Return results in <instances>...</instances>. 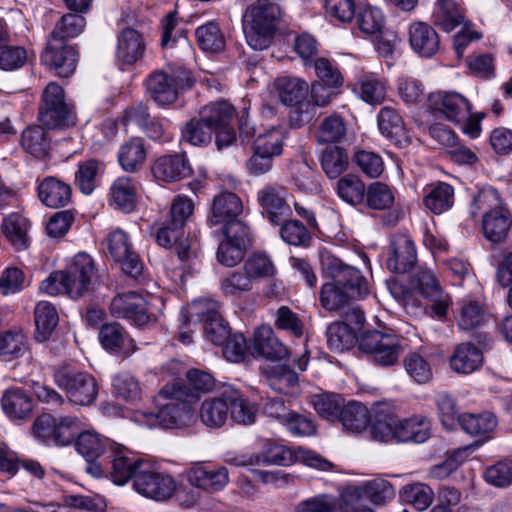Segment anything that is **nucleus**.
Segmentation results:
<instances>
[{
    "mask_svg": "<svg viewBox=\"0 0 512 512\" xmlns=\"http://www.w3.org/2000/svg\"><path fill=\"white\" fill-rule=\"evenodd\" d=\"M31 430L37 439L47 444L68 446L74 442L77 452L88 462L94 461L116 444L93 431L80 433V420L72 416L57 418L51 414H41L34 420Z\"/></svg>",
    "mask_w": 512,
    "mask_h": 512,
    "instance_id": "obj_1",
    "label": "nucleus"
},
{
    "mask_svg": "<svg viewBox=\"0 0 512 512\" xmlns=\"http://www.w3.org/2000/svg\"><path fill=\"white\" fill-rule=\"evenodd\" d=\"M181 387L162 388L156 399L157 412H141L138 420L149 427L178 428L188 425L193 419L194 409L192 401L197 399L194 395H186Z\"/></svg>",
    "mask_w": 512,
    "mask_h": 512,
    "instance_id": "obj_2",
    "label": "nucleus"
},
{
    "mask_svg": "<svg viewBox=\"0 0 512 512\" xmlns=\"http://www.w3.org/2000/svg\"><path fill=\"white\" fill-rule=\"evenodd\" d=\"M281 18L279 5L273 0H257L243 15V30L248 45L254 50L270 46Z\"/></svg>",
    "mask_w": 512,
    "mask_h": 512,
    "instance_id": "obj_3",
    "label": "nucleus"
},
{
    "mask_svg": "<svg viewBox=\"0 0 512 512\" xmlns=\"http://www.w3.org/2000/svg\"><path fill=\"white\" fill-rule=\"evenodd\" d=\"M480 210H487L482 217V230L485 238L493 243L503 242L512 225V215L504 207L496 189L481 190L473 198L471 214L477 216Z\"/></svg>",
    "mask_w": 512,
    "mask_h": 512,
    "instance_id": "obj_4",
    "label": "nucleus"
},
{
    "mask_svg": "<svg viewBox=\"0 0 512 512\" xmlns=\"http://www.w3.org/2000/svg\"><path fill=\"white\" fill-rule=\"evenodd\" d=\"M39 121L49 129H63L76 123L73 107L65 101L63 88L50 82L44 89L39 106Z\"/></svg>",
    "mask_w": 512,
    "mask_h": 512,
    "instance_id": "obj_5",
    "label": "nucleus"
},
{
    "mask_svg": "<svg viewBox=\"0 0 512 512\" xmlns=\"http://www.w3.org/2000/svg\"><path fill=\"white\" fill-rule=\"evenodd\" d=\"M145 85L151 99L160 106H166L178 99L180 90L191 88L193 79L185 69H177L172 73L155 70L149 74Z\"/></svg>",
    "mask_w": 512,
    "mask_h": 512,
    "instance_id": "obj_6",
    "label": "nucleus"
},
{
    "mask_svg": "<svg viewBox=\"0 0 512 512\" xmlns=\"http://www.w3.org/2000/svg\"><path fill=\"white\" fill-rule=\"evenodd\" d=\"M57 386L66 392L70 402L88 406L98 394V385L93 375L69 366L59 367L54 373Z\"/></svg>",
    "mask_w": 512,
    "mask_h": 512,
    "instance_id": "obj_7",
    "label": "nucleus"
},
{
    "mask_svg": "<svg viewBox=\"0 0 512 512\" xmlns=\"http://www.w3.org/2000/svg\"><path fill=\"white\" fill-rule=\"evenodd\" d=\"M221 304L212 299L192 303V314L203 322L205 338L214 345H222L230 336L231 328L220 312Z\"/></svg>",
    "mask_w": 512,
    "mask_h": 512,
    "instance_id": "obj_8",
    "label": "nucleus"
},
{
    "mask_svg": "<svg viewBox=\"0 0 512 512\" xmlns=\"http://www.w3.org/2000/svg\"><path fill=\"white\" fill-rule=\"evenodd\" d=\"M107 252L111 259L117 263L121 271L137 279L142 275L144 265L139 255L133 250L129 236L121 229H115L106 237Z\"/></svg>",
    "mask_w": 512,
    "mask_h": 512,
    "instance_id": "obj_9",
    "label": "nucleus"
},
{
    "mask_svg": "<svg viewBox=\"0 0 512 512\" xmlns=\"http://www.w3.org/2000/svg\"><path fill=\"white\" fill-rule=\"evenodd\" d=\"M225 239L219 243L217 260L226 267H234L242 261L251 246L250 230L246 224H234L222 229Z\"/></svg>",
    "mask_w": 512,
    "mask_h": 512,
    "instance_id": "obj_10",
    "label": "nucleus"
},
{
    "mask_svg": "<svg viewBox=\"0 0 512 512\" xmlns=\"http://www.w3.org/2000/svg\"><path fill=\"white\" fill-rule=\"evenodd\" d=\"M41 62L53 69L58 76L69 77L76 69L77 52L66 44L63 37L58 36V30L52 31L41 54Z\"/></svg>",
    "mask_w": 512,
    "mask_h": 512,
    "instance_id": "obj_11",
    "label": "nucleus"
},
{
    "mask_svg": "<svg viewBox=\"0 0 512 512\" xmlns=\"http://www.w3.org/2000/svg\"><path fill=\"white\" fill-rule=\"evenodd\" d=\"M134 488L147 498L164 501L174 494L176 483L170 475L153 470L146 462L135 476Z\"/></svg>",
    "mask_w": 512,
    "mask_h": 512,
    "instance_id": "obj_12",
    "label": "nucleus"
},
{
    "mask_svg": "<svg viewBox=\"0 0 512 512\" xmlns=\"http://www.w3.org/2000/svg\"><path fill=\"white\" fill-rule=\"evenodd\" d=\"M287 195L286 187L276 183H268L257 192V201L262 214L271 224L280 225L291 215Z\"/></svg>",
    "mask_w": 512,
    "mask_h": 512,
    "instance_id": "obj_13",
    "label": "nucleus"
},
{
    "mask_svg": "<svg viewBox=\"0 0 512 512\" xmlns=\"http://www.w3.org/2000/svg\"><path fill=\"white\" fill-rule=\"evenodd\" d=\"M411 285L426 299L432 302V311L441 318L447 314L450 297L444 293L430 269L418 268L411 277Z\"/></svg>",
    "mask_w": 512,
    "mask_h": 512,
    "instance_id": "obj_14",
    "label": "nucleus"
},
{
    "mask_svg": "<svg viewBox=\"0 0 512 512\" xmlns=\"http://www.w3.org/2000/svg\"><path fill=\"white\" fill-rule=\"evenodd\" d=\"M429 106L434 114H439L454 123L467 120L471 110L469 101L457 92L438 91L431 93Z\"/></svg>",
    "mask_w": 512,
    "mask_h": 512,
    "instance_id": "obj_15",
    "label": "nucleus"
},
{
    "mask_svg": "<svg viewBox=\"0 0 512 512\" xmlns=\"http://www.w3.org/2000/svg\"><path fill=\"white\" fill-rule=\"evenodd\" d=\"M94 275L93 259L86 253L77 254L71 266L65 271L67 295L72 299L83 296L90 289Z\"/></svg>",
    "mask_w": 512,
    "mask_h": 512,
    "instance_id": "obj_16",
    "label": "nucleus"
},
{
    "mask_svg": "<svg viewBox=\"0 0 512 512\" xmlns=\"http://www.w3.org/2000/svg\"><path fill=\"white\" fill-rule=\"evenodd\" d=\"M364 204L372 210L388 211L381 217L382 224L385 226H395L401 218L400 209L394 207V192L383 182L377 181L368 185Z\"/></svg>",
    "mask_w": 512,
    "mask_h": 512,
    "instance_id": "obj_17",
    "label": "nucleus"
},
{
    "mask_svg": "<svg viewBox=\"0 0 512 512\" xmlns=\"http://www.w3.org/2000/svg\"><path fill=\"white\" fill-rule=\"evenodd\" d=\"M242 211V201L235 193H221L213 199L207 224L210 227L222 225V229H227L234 224H245L238 219Z\"/></svg>",
    "mask_w": 512,
    "mask_h": 512,
    "instance_id": "obj_18",
    "label": "nucleus"
},
{
    "mask_svg": "<svg viewBox=\"0 0 512 512\" xmlns=\"http://www.w3.org/2000/svg\"><path fill=\"white\" fill-rule=\"evenodd\" d=\"M417 262V252L413 240L405 234L392 237L389 246V256L386 261L388 270L393 273L409 272Z\"/></svg>",
    "mask_w": 512,
    "mask_h": 512,
    "instance_id": "obj_19",
    "label": "nucleus"
},
{
    "mask_svg": "<svg viewBox=\"0 0 512 512\" xmlns=\"http://www.w3.org/2000/svg\"><path fill=\"white\" fill-rule=\"evenodd\" d=\"M110 458V476L117 485H124L130 479L134 482L136 474L140 471V466L146 464L145 461L135 457L126 447L117 443L111 446Z\"/></svg>",
    "mask_w": 512,
    "mask_h": 512,
    "instance_id": "obj_20",
    "label": "nucleus"
},
{
    "mask_svg": "<svg viewBox=\"0 0 512 512\" xmlns=\"http://www.w3.org/2000/svg\"><path fill=\"white\" fill-rule=\"evenodd\" d=\"M157 243L165 248L174 247L180 262L190 264L196 257L188 239L184 238V228L167 220L156 233Z\"/></svg>",
    "mask_w": 512,
    "mask_h": 512,
    "instance_id": "obj_21",
    "label": "nucleus"
},
{
    "mask_svg": "<svg viewBox=\"0 0 512 512\" xmlns=\"http://www.w3.org/2000/svg\"><path fill=\"white\" fill-rule=\"evenodd\" d=\"M111 312L119 318L144 326L150 320L145 300L136 292L118 295L111 302Z\"/></svg>",
    "mask_w": 512,
    "mask_h": 512,
    "instance_id": "obj_22",
    "label": "nucleus"
},
{
    "mask_svg": "<svg viewBox=\"0 0 512 512\" xmlns=\"http://www.w3.org/2000/svg\"><path fill=\"white\" fill-rule=\"evenodd\" d=\"M153 176L163 182H174L192 174L184 154L165 155L157 158L151 168Z\"/></svg>",
    "mask_w": 512,
    "mask_h": 512,
    "instance_id": "obj_23",
    "label": "nucleus"
},
{
    "mask_svg": "<svg viewBox=\"0 0 512 512\" xmlns=\"http://www.w3.org/2000/svg\"><path fill=\"white\" fill-rule=\"evenodd\" d=\"M408 33L411 48L421 57H432L439 50V35L436 30L427 23H412L409 26Z\"/></svg>",
    "mask_w": 512,
    "mask_h": 512,
    "instance_id": "obj_24",
    "label": "nucleus"
},
{
    "mask_svg": "<svg viewBox=\"0 0 512 512\" xmlns=\"http://www.w3.org/2000/svg\"><path fill=\"white\" fill-rule=\"evenodd\" d=\"M0 402L3 412L12 421H24L33 411L32 398L19 387L5 390Z\"/></svg>",
    "mask_w": 512,
    "mask_h": 512,
    "instance_id": "obj_25",
    "label": "nucleus"
},
{
    "mask_svg": "<svg viewBox=\"0 0 512 512\" xmlns=\"http://www.w3.org/2000/svg\"><path fill=\"white\" fill-rule=\"evenodd\" d=\"M253 353L270 361H277L288 355L287 347L276 337L269 326H261L254 333Z\"/></svg>",
    "mask_w": 512,
    "mask_h": 512,
    "instance_id": "obj_26",
    "label": "nucleus"
},
{
    "mask_svg": "<svg viewBox=\"0 0 512 512\" xmlns=\"http://www.w3.org/2000/svg\"><path fill=\"white\" fill-rule=\"evenodd\" d=\"M37 191L40 201L50 208L65 207L72 199L70 185L53 176L44 178L39 183Z\"/></svg>",
    "mask_w": 512,
    "mask_h": 512,
    "instance_id": "obj_27",
    "label": "nucleus"
},
{
    "mask_svg": "<svg viewBox=\"0 0 512 512\" xmlns=\"http://www.w3.org/2000/svg\"><path fill=\"white\" fill-rule=\"evenodd\" d=\"M332 281L342 286L350 293H354L364 297L368 293V285L366 279L361 272L355 267L346 265L341 261L335 260L329 267Z\"/></svg>",
    "mask_w": 512,
    "mask_h": 512,
    "instance_id": "obj_28",
    "label": "nucleus"
},
{
    "mask_svg": "<svg viewBox=\"0 0 512 512\" xmlns=\"http://www.w3.org/2000/svg\"><path fill=\"white\" fill-rule=\"evenodd\" d=\"M145 48L144 40L137 30L124 28L118 36L116 58L123 64L132 65L143 57Z\"/></svg>",
    "mask_w": 512,
    "mask_h": 512,
    "instance_id": "obj_29",
    "label": "nucleus"
},
{
    "mask_svg": "<svg viewBox=\"0 0 512 512\" xmlns=\"http://www.w3.org/2000/svg\"><path fill=\"white\" fill-rule=\"evenodd\" d=\"M273 91L286 106L300 104L309 93V85L306 81L292 76H280L273 82Z\"/></svg>",
    "mask_w": 512,
    "mask_h": 512,
    "instance_id": "obj_30",
    "label": "nucleus"
},
{
    "mask_svg": "<svg viewBox=\"0 0 512 512\" xmlns=\"http://www.w3.org/2000/svg\"><path fill=\"white\" fill-rule=\"evenodd\" d=\"M483 363V353L473 343L465 342L456 346L450 357V366L459 374H470Z\"/></svg>",
    "mask_w": 512,
    "mask_h": 512,
    "instance_id": "obj_31",
    "label": "nucleus"
},
{
    "mask_svg": "<svg viewBox=\"0 0 512 512\" xmlns=\"http://www.w3.org/2000/svg\"><path fill=\"white\" fill-rule=\"evenodd\" d=\"M21 147L35 158H45L51 149L50 133L41 125H31L21 133Z\"/></svg>",
    "mask_w": 512,
    "mask_h": 512,
    "instance_id": "obj_32",
    "label": "nucleus"
},
{
    "mask_svg": "<svg viewBox=\"0 0 512 512\" xmlns=\"http://www.w3.org/2000/svg\"><path fill=\"white\" fill-rule=\"evenodd\" d=\"M192 485L205 490L217 491L228 483V470L226 467L197 466L188 474Z\"/></svg>",
    "mask_w": 512,
    "mask_h": 512,
    "instance_id": "obj_33",
    "label": "nucleus"
},
{
    "mask_svg": "<svg viewBox=\"0 0 512 512\" xmlns=\"http://www.w3.org/2000/svg\"><path fill=\"white\" fill-rule=\"evenodd\" d=\"M223 395L228 400L231 419L242 425H251L256 419V409L238 389L226 386Z\"/></svg>",
    "mask_w": 512,
    "mask_h": 512,
    "instance_id": "obj_34",
    "label": "nucleus"
},
{
    "mask_svg": "<svg viewBox=\"0 0 512 512\" xmlns=\"http://www.w3.org/2000/svg\"><path fill=\"white\" fill-rule=\"evenodd\" d=\"M294 461V453L284 445H271L263 456L255 455L248 458H235L233 463L236 466H253L260 464L288 466Z\"/></svg>",
    "mask_w": 512,
    "mask_h": 512,
    "instance_id": "obj_35",
    "label": "nucleus"
},
{
    "mask_svg": "<svg viewBox=\"0 0 512 512\" xmlns=\"http://www.w3.org/2000/svg\"><path fill=\"white\" fill-rule=\"evenodd\" d=\"M35 339L42 343L50 339L58 325L59 316L54 305L46 301H40L34 310Z\"/></svg>",
    "mask_w": 512,
    "mask_h": 512,
    "instance_id": "obj_36",
    "label": "nucleus"
},
{
    "mask_svg": "<svg viewBox=\"0 0 512 512\" xmlns=\"http://www.w3.org/2000/svg\"><path fill=\"white\" fill-rule=\"evenodd\" d=\"M432 21L442 30L450 32L463 23L464 14L454 0H438L432 13Z\"/></svg>",
    "mask_w": 512,
    "mask_h": 512,
    "instance_id": "obj_37",
    "label": "nucleus"
},
{
    "mask_svg": "<svg viewBox=\"0 0 512 512\" xmlns=\"http://www.w3.org/2000/svg\"><path fill=\"white\" fill-rule=\"evenodd\" d=\"M29 220L19 213H12L2 222V231L7 240L18 251L29 246L28 238Z\"/></svg>",
    "mask_w": 512,
    "mask_h": 512,
    "instance_id": "obj_38",
    "label": "nucleus"
},
{
    "mask_svg": "<svg viewBox=\"0 0 512 512\" xmlns=\"http://www.w3.org/2000/svg\"><path fill=\"white\" fill-rule=\"evenodd\" d=\"M430 436V424L425 418L397 419L396 442L423 443Z\"/></svg>",
    "mask_w": 512,
    "mask_h": 512,
    "instance_id": "obj_39",
    "label": "nucleus"
},
{
    "mask_svg": "<svg viewBox=\"0 0 512 512\" xmlns=\"http://www.w3.org/2000/svg\"><path fill=\"white\" fill-rule=\"evenodd\" d=\"M146 150L144 140L140 137H133L123 143L119 149L118 161L124 171L134 173L144 164Z\"/></svg>",
    "mask_w": 512,
    "mask_h": 512,
    "instance_id": "obj_40",
    "label": "nucleus"
},
{
    "mask_svg": "<svg viewBox=\"0 0 512 512\" xmlns=\"http://www.w3.org/2000/svg\"><path fill=\"white\" fill-rule=\"evenodd\" d=\"M320 164L328 178L336 179L348 169L349 156L343 147L328 145L321 153Z\"/></svg>",
    "mask_w": 512,
    "mask_h": 512,
    "instance_id": "obj_41",
    "label": "nucleus"
},
{
    "mask_svg": "<svg viewBox=\"0 0 512 512\" xmlns=\"http://www.w3.org/2000/svg\"><path fill=\"white\" fill-rule=\"evenodd\" d=\"M228 415V400L223 392L220 397L206 399L200 408V418L210 428L222 427L227 421Z\"/></svg>",
    "mask_w": 512,
    "mask_h": 512,
    "instance_id": "obj_42",
    "label": "nucleus"
},
{
    "mask_svg": "<svg viewBox=\"0 0 512 512\" xmlns=\"http://www.w3.org/2000/svg\"><path fill=\"white\" fill-rule=\"evenodd\" d=\"M110 204L125 213L136 207V186L129 178H118L110 188Z\"/></svg>",
    "mask_w": 512,
    "mask_h": 512,
    "instance_id": "obj_43",
    "label": "nucleus"
},
{
    "mask_svg": "<svg viewBox=\"0 0 512 512\" xmlns=\"http://www.w3.org/2000/svg\"><path fill=\"white\" fill-rule=\"evenodd\" d=\"M268 385L276 392L294 394L299 387L298 374L286 365H276L267 371Z\"/></svg>",
    "mask_w": 512,
    "mask_h": 512,
    "instance_id": "obj_44",
    "label": "nucleus"
},
{
    "mask_svg": "<svg viewBox=\"0 0 512 512\" xmlns=\"http://www.w3.org/2000/svg\"><path fill=\"white\" fill-rule=\"evenodd\" d=\"M362 298L359 295L350 293L349 290H345L342 286L336 283L329 282L325 283L321 288L320 302L321 305L328 311L339 312L344 309L353 300Z\"/></svg>",
    "mask_w": 512,
    "mask_h": 512,
    "instance_id": "obj_45",
    "label": "nucleus"
},
{
    "mask_svg": "<svg viewBox=\"0 0 512 512\" xmlns=\"http://www.w3.org/2000/svg\"><path fill=\"white\" fill-rule=\"evenodd\" d=\"M337 421H340L346 430L359 433L367 428L371 416L366 406L352 401L342 407Z\"/></svg>",
    "mask_w": 512,
    "mask_h": 512,
    "instance_id": "obj_46",
    "label": "nucleus"
},
{
    "mask_svg": "<svg viewBox=\"0 0 512 512\" xmlns=\"http://www.w3.org/2000/svg\"><path fill=\"white\" fill-rule=\"evenodd\" d=\"M456 320L460 329L470 331L487 322L488 314L479 302L464 300L460 303Z\"/></svg>",
    "mask_w": 512,
    "mask_h": 512,
    "instance_id": "obj_47",
    "label": "nucleus"
},
{
    "mask_svg": "<svg viewBox=\"0 0 512 512\" xmlns=\"http://www.w3.org/2000/svg\"><path fill=\"white\" fill-rule=\"evenodd\" d=\"M310 403L320 417L334 422L338 420L345 400L340 394L324 392L311 395Z\"/></svg>",
    "mask_w": 512,
    "mask_h": 512,
    "instance_id": "obj_48",
    "label": "nucleus"
},
{
    "mask_svg": "<svg viewBox=\"0 0 512 512\" xmlns=\"http://www.w3.org/2000/svg\"><path fill=\"white\" fill-rule=\"evenodd\" d=\"M378 127L382 135L395 142H400L401 138L405 136L402 117L392 107L385 106L380 110Z\"/></svg>",
    "mask_w": 512,
    "mask_h": 512,
    "instance_id": "obj_49",
    "label": "nucleus"
},
{
    "mask_svg": "<svg viewBox=\"0 0 512 512\" xmlns=\"http://www.w3.org/2000/svg\"><path fill=\"white\" fill-rule=\"evenodd\" d=\"M336 189L338 196L346 203L352 206L364 203L367 188L359 177L347 175L340 178Z\"/></svg>",
    "mask_w": 512,
    "mask_h": 512,
    "instance_id": "obj_50",
    "label": "nucleus"
},
{
    "mask_svg": "<svg viewBox=\"0 0 512 512\" xmlns=\"http://www.w3.org/2000/svg\"><path fill=\"white\" fill-rule=\"evenodd\" d=\"M203 121L212 126V129H219L231 125L235 110L226 101H218L203 107L200 112Z\"/></svg>",
    "mask_w": 512,
    "mask_h": 512,
    "instance_id": "obj_51",
    "label": "nucleus"
},
{
    "mask_svg": "<svg viewBox=\"0 0 512 512\" xmlns=\"http://www.w3.org/2000/svg\"><path fill=\"white\" fill-rule=\"evenodd\" d=\"M280 225V236L285 243L303 248L310 246L312 235L303 223L285 218Z\"/></svg>",
    "mask_w": 512,
    "mask_h": 512,
    "instance_id": "obj_52",
    "label": "nucleus"
},
{
    "mask_svg": "<svg viewBox=\"0 0 512 512\" xmlns=\"http://www.w3.org/2000/svg\"><path fill=\"white\" fill-rule=\"evenodd\" d=\"M346 125L339 115L326 117L318 127L316 139L319 144H336L346 136Z\"/></svg>",
    "mask_w": 512,
    "mask_h": 512,
    "instance_id": "obj_53",
    "label": "nucleus"
},
{
    "mask_svg": "<svg viewBox=\"0 0 512 512\" xmlns=\"http://www.w3.org/2000/svg\"><path fill=\"white\" fill-rule=\"evenodd\" d=\"M252 289V281L243 270H234L227 273L220 280V290L227 298H239Z\"/></svg>",
    "mask_w": 512,
    "mask_h": 512,
    "instance_id": "obj_54",
    "label": "nucleus"
},
{
    "mask_svg": "<svg viewBox=\"0 0 512 512\" xmlns=\"http://www.w3.org/2000/svg\"><path fill=\"white\" fill-rule=\"evenodd\" d=\"M199 47L208 53H218L225 47V38L219 26L213 22L198 27L195 31Z\"/></svg>",
    "mask_w": 512,
    "mask_h": 512,
    "instance_id": "obj_55",
    "label": "nucleus"
},
{
    "mask_svg": "<svg viewBox=\"0 0 512 512\" xmlns=\"http://www.w3.org/2000/svg\"><path fill=\"white\" fill-rule=\"evenodd\" d=\"M214 130L199 113L198 118H192L182 130V139L194 146H204L212 141Z\"/></svg>",
    "mask_w": 512,
    "mask_h": 512,
    "instance_id": "obj_56",
    "label": "nucleus"
},
{
    "mask_svg": "<svg viewBox=\"0 0 512 512\" xmlns=\"http://www.w3.org/2000/svg\"><path fill=\"white\" fill-rule=\"evenodd\" d=\"M400 497L403 502L412 505L419 511H423L432 503L434 493L432 489L424 483H412L402 488Z\"/></svg>",
    "mask_w": 512,
    "mask_h": 512,
    "instance_id": "obj_57",
    "label": "nucleus"
},
{
    "mask_svg": "<svg viewBox=\"0 0 512 512\" xmlns=\"http://www.w3.org/2000/svg\"><path fill=\"white\" fill-rule=\"evenodd\" d=\"M326 335L328 346L337 352L350 349L357 341V334L354 333L353 328H349L339 322L330 324Z\"/></svg>",
    "mask_w": 512,
    "mask_h": 512,
    "instance_id": "obj_58",
    "label": "nucleus"
},
{
    "mask_svg": "<svg viewBox=\"0 0 512 512\" xmlns=\"http://www.w3.org/2000/svg\"><path fill=\"white\" fill-rule=\"evenodd\" d=\"M350 489H360L361 501H365V498H368L376 505L385 504L395 496L393 486L384 479H374L368 482L365 486H356L351 487Z\"/></svg>",
    "mask_w": 512,
    "mask_h": 512,
    "instance_id": "obj_59",
    "label": "nucleus"
},
{
    "mask_svg": "<svg viewBox=\"0 0 512 512\" xmlns=\"http://www.w3.org/2000/svg\"><path fill=\"white\" fill-rule=\"evenodd\" d=\"M342 494L336 498L330 494H319L300 501L295 512H340Z\"/></svg>",
    "mask_w": 512,
    "mask_h": 512,
    "instance_id": "obj_60",
    "label": "nucleus"
},
{
    "mask_svg": "<svg viewBox=\"0 0 512 512\" xmlns=\"http://www.w3.org/2000/svg\"><path fill=\"white\" fill-rule=\"evenodd\" d=\"M458 420L466 433L475 436L487 434L493 431L497 425L496 418L491 413L464 414Z\"/></svg>",
    "mask_w": 512,
    "mask_h": 512,
    "instance_id": "obj_61",
    "label": "nucleus"
},
{
    "mask_svg": "<svg viewBox=\"0 0 512 512\" xmlns=\"http://www.w3.org/2000/svg\"><path fill=\"white\" fill-rule=\"evenodd\" d=\"M370 423L373 439L382 442L396 441V417L388 413L375 412Z\"/></svg>",
    "mask_w": 512,
    "mask_h": 512,
    "instance_id": "obj_62",
    "label": "nucleus"
},
{
    "mask_svg": "<svg viewBox=\"0 0 512 512\" xmlns=\"http://www.w3.org/2000/svg\"><path fill=\"white\" fill-rule=\"evenodd\" d=\"M454 189L447 183H439L424 198L425 206L435 214H441L453 205Z\"/></svg>",
    "mask_w": 512,
    "mask_h": 512,
    "instance_id": "obj_63",
    "label": "nucleus"
},
{
    "mask_svg": "<svg viewBox=\"0 0 512 512\" xmlns=\"http://www.w3.org/2000/svg\"><path fill=\"white\" fill-rule=\"evenodd\" d=\"M284 130L273 127L260 134L254 141L253 149L278 157L283 152Z\"/></svg>",
    "mask_w": 512,
    "mask_h": 512,
    "instance_id": "obj_64",
    "label": "nucleus"
}]
</instances>
